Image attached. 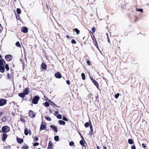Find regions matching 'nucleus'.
Masks as SVG:
<instances>
[{
    "mask_svg": "<svg viewBox=\"0 0 149 149\" xmlns=\"http://www.w3.org/2000/svg\"><path fill=\"white\" fill-rule=\"evenodd\" d=\"M2 57L0 54V72L4 73L5 71V68L7 71L9 70L10 68L8 64H6V62L3 59H1Z\"/></svg>",
    "mask_w": 149,
    "mask_h": 149,
    "instance_id": "obj_1",
    "label": "nucleus"
},
{
    "mask_svg": "<svg viewBox=\"0 0 149 149\" xmlns=\"http://www.w3.org/2000/svg\"><path fill=\"white\" fill-rule=\"evenodd\" d=\"M40 99V97L38 95H36L33 98L32 103L34 104H37Z\"/></svg>",
    "mask_w": 149,
    "mask_h": 149,
    "instance_id": "obj_2",
    "label": "nucleus"
},
{
    "mask_svg": "<svg viewBox=\"0 0 149 149\" xmlns=\"http://www.w3.org/2000/svg\"><path fill=\"white\" fill-rule=\"evenodd\" d=\"M10 128L8 126L6 125L2 127L1 129L2 132L3 133H7L9 132Z\"/></svg>",
    "mask_w": 149,
    "mask_h": 149,
    "instance_id": "obj_3",
    "label": "nucleus"
},
{
    "mask_svg": "<svg viewBox=\"0 0 149 149\" xmlns=\"http://www.w3.org/2000/svg\"><path fill=\"white\" fill-rule=\"evenodd\" d=\"M90 79L93 84L95 85L97 88L99 90H100L99 88V85L97 81L94 79L92 77H90Z\"/></svg>",
    "mask_w": 149,
    "mask_h": 149,
    "instance_id": "obj_4",
    "label": "nucleus"
},
{
    "mask_svg": "<svg viewBox=\"0 0 149 149\" xmlns=\"http://www.w3.org/2000/svg\"><path fill=\"white\" fill-rule=\"evenodd\" d=\"M7 102V100L6 99L3 98L0 99V106L2 107L6 104Z\"/></svg>",
    "mask_w": 149,
    "mask_h": 149,
    "instance_id": "obj_5",
    "label": "nucleus"
},
{
    "mask_svg": "<svg viewBox=\"0 0 149 149\" xmlns=\"http://www.w3.org/2000/svg\"><path fill=\"white\" fill-rule=\"evenodd\" d=\"M36 114L33 111L29 110V116L31 118H34L36 117Z\"/></svg>",
    "mask_w": 149,
    "mask_h": 149,
    "instance_id": "obj_6",
    "label": "nucleus"
},
{
    "mask_svg": "<svg viewBox=\"0 0 149 149\" xmlns=\"http://www.w3.org/2000/svg\"><path fill=\"white\" fill-rule=\"evenodd\" d=\"M13 58V57L12 55L10 54L6 55L5 56L6 60L8 61H9L11 60Z\"/></svg>",
    "mask_w": 149,
    "mask_h": 149,
    "instance_id": "obj_7",
    "label": "nucleus"
},
{
    "mask_svg": "<svg viewBox=\"0 0 149 149\" xmlns=\"http://www.w3.org/2000/svg\"><path fill=\"white\" fill-rule=\"evenodd\" d=\"M47 125L44 124V123L43 122H42L40 125V130H45L46 129Z\"/></svg>",
    "mask_w": 149,
    "mask_h": 149,
    "instance_id": "obj_8",
    "label": "nucleus"
},
{
    "mask_svg": "<svg viewBox=\"0 0 149 149\" xmlns=\"http://www.w3.org/2000/svg\"><path fill=\"white\" fill-rule=\"evenodd\" d=\"M55 77L58 79H60L62 77V76L59 72H57L54 74Z\"/></svg>",
    "mask_w": 149,
    "mask_h": 149,
    "instance_id": "obj_9",
    "label": "nucleus"
},
{
    "mask_svg": "<svg viewBox=\"0 0 149 149\" xmlns=\"http://www.w3.org/2000/svg\"><path fill=\"white\" fill-rule=\"evenodd\" d=\"M28 28L25 26H23L21 29V31L24 33H27L28 32Z\"/></svg>",
    "mask_w": 149,
    "mask_h": 149,
    "instance_id": "obj_10",
    "label": "nucleus"
},
{
    "mask_svg": "<svg viewBox=\"0 0 149 149\" xmlns=\"http://www.w3.org/2000/svg\"><path fill=\"white\" fill-rule=\"evenodd\" d=\"M7 136L8 135L6 134L3 133L1 137L2 141H5L6 140Z\"/></svg>",
    "mask_w": 149,
    "mask_h": 149,
    "instance_id": "obj_11",
    "label": "nucleus"
},
{
    "mask_svg": "<svg viewBox=\"0 0 149 149\" xmlns=\"http://www.w3.org/2000/svg\"><path fill=\"white\" fill-rule=\"evenodd\" d=\"M16 140L17 143H22L24 142V140L22 139H20L18 137H17Z\"/></svg>",
    "mask_w": 149,
    "mask_h": 149,
    "instance_id": "obj_12",
    "label": "nucleus"
},
{
    "mask_svg": "<svg viewBox=\"0 0 149 149\" xmlns=\"http://www.w3.org/2000/svg\"><path fill=\"white\" fill-rule=\"evenodd\" d=\"M92 125L91 122L90 120H89L88 122H87L85 123L84 124V126L86 127H87L89 126H90L91 125Z\"/></svg>",
    "mask_w": 149,
    "mask_h": 149,
    "instance_id": "obj_13",
    "label": "nucleus"
},
{
    "mask_svg": "<svg viewBox=\"0 0 149 149\" xmlns=\"http://www.w3.org/2000/svg\"><path fill=\"white\" fill-rule=\"evenodd\" d=\"M53 146V144L52 142V141L50 140L49 141V143H48V145L47 147V149H49L51 148H52Z\"/></svg>",
    "mask_w": 149,
    "mask_h": 149,
    "instance_id": "obj_14",
    "label": "nucleus"
},
{
    "mask_svg": "<svg viewBox=\"0 0 149 149\" xmlns=\"http://www.w3.org/2000/svg\"><path fill=\"white\" fill-rule=\"evenodd\" d=\"M29 87L26 88L24 90L23 93L25 95H27L29 93Z\"/></svg>",
    "mask_w": 149,
    "mask_h": 149,
    "instance_id": "obj_15",
    "label": "nucleus"
},
{
    "mask_svg": "<svg viewBox=\"0 0 149 149\" xmlns=\"http://www.w3.org/2000/svg\"><path fill=\"white\" fill-rule=\"evenodd\" d=\"M50 127L52 129H53V130H54V131L55 132H57L58 131V129L57 128V127L56 126L54 125H51L50 126Z\"/></svg>",
    "mask_w": 149,
    "mask_h": 149,
    "instance_id": "obj_16",
    "label": "nucleus"
},
{
    "mask_svg": "<svg viewBox=\"0 0 149 149\" xmlns=\"http://www.w3.org/2000/svg\"><path fill=\"white\" fill-rule=\"evenodd\" d=\"M41 67L42 69L45 70L47 69V66L45 63H43L41 65Z\"/></svg>",
    "mask_w": 149,
    "mask_h": 149,
    "instance_id": "obj_17",
    "label": "nucleus"
},
{
    "mask_svg": "<svg viewBox=\"0 0 149 149\" xmlns=\"http://www.w3.org/2000/svg\"><path fill=\"white\" fill-rule=\"evenodd\" d=\"M93 42L94 43V44L95 46L96 47V48L98 49H99V47L97 45V41L96 39L93 40Z\"/></svg>",
    "mask_w": 149,
    "mask_h": 149,
    "instance_id": "obj_18",
    "label": "nucleus"
},
{
    "mask_svg": "<svg viewBox=\"0 0 149 149\" xmlns=\"http://www.w3.org/2000/svg\"><path fill=\"white\" fill-rule=\"evenodd\" d=\"M89 33L91 35L92 40L96 39L93 33L91 31H90Z\"/></svg>",
    "mask_w": 149,
    "mask_h": 149,
    "instance_id": "obj_19",
    "label": "nucleus"
},
{
    "mask_svg": "<svg viewBox=\"0 0 149 149\" xmlns=\"http://www.w3.org/2000/svg\"><path fill=\"white\" fill-rule=\"evenodd\" d=\"M51 105L53 107H57V105L55 104L54 102L51 100V101L49 102Z\"/></svg>",
    "mask_w": 149,
    "mask_h": 149,
    "instance_id": "obj_20",
    "label": "nucleus"
},
{
    "mask_svg": "<svg viewBox=\"0 0 149 149\" xmlns=\"http://www.w3.org/2000/svg\"><path fill=\"white\" fill-rule=\"evenodd\" d=\"M73 31H75L77 35L79 34L80 33V31L77 28L74 29L73 30Z\"/></svg>",
    "mask_w": 149,
    "mask_h": 149,
    "instance_id": "obj_21",
    "label": "nucleus"
},
{
    "mask_svg": "<svg viewBox=\"0 0 149 149\" xmlns=\"http://www.w3.org/2000/svg\"><path fill=\"white\" fill-rule=\"evenodd\" d=\"M128 143L129 144H132L134 143V142L133 140L131 139H129L128 140Z\"/></svg>",
    "mask_w": 149,
    "mask_h": 149,
    "instance_id": "obj_22",
    "label": "nucleus"
},
{
    "mask_svg": "<svg viewBox=\"0 0 149 149\" xmlns=\"http://www.w3.org/2000/svg\"><path fill=\"white\" fill-rule=\"evenodd\" d=\"M48 102H46L45 103L43 104L46 107H48L49 106L50 104Z\"/></svg>",
    "mask_w": 149,
    "mask_h": 149,
    "instance_id": "obj_23",
    "label": "nucleus"
},
{
    "mask_svg": "<svg viewBox=\"0 0 149 149\" xmlns=\"http://www.w3.org/2000/svg\"><path fill=\"white\" fill-rule=\"evenodd\" d=\"M18 95L20 97L22 98H23L24 97L25 95L24 94V93L23 92V93H19Z\"/></svg>",
    "mask_w": 149,
    "mask_h": 149,
    "instance_id": "obj_24",
    "label": "nucleus"
},
{
    "mask_svg": "<svg viewBox=\"0 0 149 149\" xmlns=\"http://www.w3.org/2000/svg\"><path fill=\"white\" fill-rule=\"evenodd\" d=\"M58 122L60 125H65V122L63 120H59Z\"/></svg>",
    "mask_w": 149,
    "mask_h": 149,
    "instance_id": "obj_25",
    "label": "nucleus"
},
{
    "mask_svg": "<svg viewBox=\"0 0 149 149\" xmlns=\"http://www.w3.org/2000/svg\"><path fill=\"white\" fill-rule=\"evenodd\" d=\"M24 133L26 135H27L28 134L29 132L27 128L24 129Z\"/></svg>",
    "mask_w": 149,
    "mask_h": 149,
    "instance_id": "obj_26",
    "label": "nucleus"
},
{
    "mask_svg": "<svg viewBox=\"0 0 149 149\" xmlns=\"http://www.w3.org/2000/svg\"><path fill=\"white\" fill-rule=\"evenodd\" d=\"M1 120L2 122H5L7 120V118L6 116H4L2 117L1 119Z\"/></svg>",
    "mask_w": 149,
    "mask_h": 149,
    "instance_id": "obj_27",
    "label": "nucleus"
},
{
    "mask_svg": "<svg viewBox=\"0 0 149 149\" xmlns=\"http://www.w3.org/2000/svg\"><path fill=\"white\" fill-rule=\"evenodd\" d=\"M44 97L45 100L47 101L48 102L51 101V100L49 99L48 97L45 95L44 96Z\"/></svg>",
    "mask_w": 149,
    "mask_h": 149,
    "instance_id": "obj_28",
    "label": "nucleus"
},
{
    "mask_svg": "<svg viewBox=\"0 0 149 149\" xmlns=\"http://www.w3.org/2000/svg\"><path fill=\"white\" fill-rule=\"evenodd\" d=\"M81 76L82 78V79L83 80H84L85 79V75L84 73H82L81 74Z\"/></svg>",
    "mask_w": 149,
    "mask_h": 149,
    "instance_id": "obj_29",
    "label": "nucleus"
},
{
    "mask_svg": "<svg viewBox=\"0 0 149 149\" xmlns=\"http://www.w3.org/2000/svg\"><path fill=\"white\" fill-rule=\"evenodd\" d=\"M17 12L18 14H20L21 13V10L19 8H17Z\"/></svg>",
    "mask_w": 149,
    "mask_h": 149,
    "instance_id": "obj_30",
    "label": "nucleus"
},
{
    "mask_svg": "<svg viewBox=\"0 0 149 149\" xmlns=\"http://www.w3.org/2000/svg\"><path fill=\"white\" fill-rule=\"evenodd\" d=\"M20 120L23 123L25 122V121L24 118V117L23 116H22L21 117Z\"/></svg>",
    "mask_w": 149,
    "mask_h": 149,
    "instance_id": "obj_31",
    "label": "nucleus"
},
{
    "mask_svg": "<svg viewBox=\"0 0 149 149\" xmlns=\"http://www.w3.org/2000/svg\"><path fill=\"white\" fill-rule=\"evenodd\" d=\"M59 139V137L58 136H55L54 137V140L56 141H58Z\"/></svg>",
    "mask_w": 149,
    "mask_h": 149,
    "instance_id": "obj_32",
    "label": "nucleus"
},
{
    "mask_svg": "<svg viewBox=\"0 0 149 149\" xmlns=\"http://www.w3.org/2000/svg\"><path fill=\"white\" fill-rule=\"evenodd\" d=\"M16 46L18 47H21V46L19 42H17L15 44Z\"/></svg>",
    "mask_w": 149,
    "mask_h": 149,
    "instance_id": "obj_33",
    "label": "nucleus"
},
{
    "mask_svg": "<svg viewBox=\"0 0 149 149\" xmlns=\"http://www.w3.org/2000/svg\"><path fill=\"white\" fill-rule=\"evenodd\" d=\"M84 140H82L80 141H79V143H80V144L81 145H82L83 146H84Z\"/></svg>",
    "mask_w": 149,
    "mask_h": 149,
    "instance_id": "obj_34",
    "label": "nucleus"
},
{
    "mask_svg": "<svg viewBox=\"0 0 149 149\" xmlns=\"http://www.w3.org/2000/svg\"><path fill=\"white\" fill-rule=\"evenodd\" d=\"M78 133L79 134V135H80V136H81V139H82L83 140H84V141H85V140L84 139V138L83 136L81 134V133L79 131H78Z\"/></svg>",
    "mask_w": 149,
    "mask_h": 149,
    "instance_id": "obj_35",
    "label": "nucleus"
},
{
    "mask_svg": "<svg viewBox=\"0 0 149 149\" xmlns=\"http://www.w3.org/2000/svg\"><path fill=\"white\" fill-rule=\"evenodd\" d=\"M29 147L27 145L23 146L22 147V149H28L29 148Z\"/></svg>",
    "mask_w": 149,
    "mask_h": 149,
    "instance_id": "obj_36",
    "label": "nucleus"
},
{
    "mask_svg": "<svg viewBox=\"0 0 149 149\" xmlns=\"http://www.w3.org/2000/svg\"><path fill=\"white\" fill-rule=\"evenodd\" d=\"M136 11H139L141 12H143V9H139L138 8H136Z\"/></svg>",
    "mask_w": 149,
    "mask_h": 149,
    "instance_id": "obj_37",
    "label": "nucleus"
},
{
    "mask_svg": "<svg viewBox=\"0 0 149 149\" xmlns=\"http://www.w3.org/2000/svg\"><path fill=\"white\" fill-rule=\"evenodd\" d=\"M45 118L47 120L49 121H51V118L49 117H45Z\"/></svg>",
    "mask_w": 149,
    "mask_h": 149,
    "instance_id": "obj_38",
    "label": "nucleus"
},
{
    "mask_svg": "<svg viewBox=\"0 0 149 149\" xmlns=\"http://www.w3.org/2000/svg\"><path fill=\"white\" fill-rule=\"evenodd\" d=\"M119 95H120L119 93H117L115 95V97L116 99H117Z\"/></svg>",
    "mask_w": 149,
    "mask_h": 149,
    "instance_id": "obj_39",
    "label": "nucleus"
},
{
    "mask_svg": "<svg viewBox=\"0 0 149 149\" xmlns=\"http://www.w3.org/2000/svg\"><path fill=\"white\" fill-rule=\"evenodd\" d=\"M86 63L88 65L90 66L91 65V63L88 60L86 61Z\"/></svg>",
    "mask_w": 149,
    "mask_h": 149,
    "instance_id": "obj_40",
    "label": "nucleus"
},
{
    "mask_svg": "<svg viewBox=\"0 0 149 149\" xmlns=\"http://www.w3.org/2000/svg\"><path fill=\"white\" fill-rule=\"evenodd\" d=\"M92 32L93 33H94L95 31V30H96L94 26L92 27Z\"/></svg>",
    "mask_w": 149,
    "mask_h": 149,
    "instance_id": "obj_41",
    "label": "nucleus"
},
{
    "mask_svg": "<svg viewBox=\"0 0 149 149\" xmlns=\"http://www.w3.org/2000/svg\"><path fill=\"white\" fill-rule=\"evenodd\" d=\"M33 146H37L39 145V143L38 142H36L34 143H33Z\"/></svg>",
    "mask_w": 149,
    "mask_h": 149,
    "instance_id": "obj_42",
    "label": "nucleus"
},
{
    "mask_svg": "<svg viewBox=\"0 0 149 149\" xmlns=\"http://www.w3.org/2000/svg\"><path fill=\"white\" fill-rule=\"evenodd\" d=\"M62 116L61 115L59 114L57 116V118L59 119H61L62 118Z\"/></svg>",
    "mask_w": 149,
    "mask_h": 149,
    "instance_id": "obj_43",
    "label": "nucleus"
},
{
    "mask_svg": "<svg viewBox=\"0 0 149 149\" xmlns=\"http://www.w3.org/2000/svg\"><path fill=\"white\" fill-rule=\"evenodd\" d=\"M71 42L72 44H76V41L74 39L72 40L71 41Z\"/></svg>",
    "mask_w": 149,
    "mask_h": 149,
    "instance_id": "obj_44",
    "label": "nucleus"
},
{
    "mask_svg": "<svg viewBox=\"0 0 149 149\" xmlns=\"http://www.w3.org/2000/svg\"><path fill=\"white\" fill-rule=\"evenodd\" d=\"M38 138L37 137H35L34 138L33 141H37L38 140Z\"/></svg>",
    "mask_w": 149,
    "mask_h": 149,
    "instance_id": "obj_45",
    "label": "nucleus"
},
{
    "mask_svg": "<svg viewBox=\"0 0 149 149\" xmlns=\"http://www.w3.org/2000/svg\"><path fill=\"white\" fill-rule=\"evenodd\" d=\"M15 16L16 17V18L17 19L19 20L20 19V17L19 15H16Z\"/></svg>",
    "mask_w": 149,
    "mask_h": 149,
    "instance_id": "obj_46",
    "label": "nucleus"
},
{
    "mask_svg": "<svg viewBox=\"0 0 149 149\" xmlns=\"http://www.w3.org/2000/svg\"><path fill=\"white\" fill-rule=\"evenodd\" d=\"M74 144V142L73 141H71L69 142V145L71 146H72Z\"/></svg>",
    "mask_w": 149,
    "mask_h": 149,
    "instance_id": "obj_47",
    "label": "nucleus"
},
{
    "mask_svg": "<svg viewBox=\"0 0 149 149\" xmlns=\"http://www.w3.org/2000/svg\"><path fill=\"white\" fill-rule=\"evenodd\" d=\"M106 34L107 35V40H108V42L109 43H110V39H109V36H108V34L107 33H106Z\"/></svg>",
    "mask_w": 149,
    "mask_h": 149,
    "instance_id": "obj_48",
    "label": "nucleus"
},
{
    "mask_svg": "<svg viewBox=\"0 0 149 149\" xmlns=\"http://www.w3.org/2000/svg\"><path fill=\"white\" fill-rule=\"evenodd\" d=\"M7 77L8 79H10L11 78V77H10V75L8 73L7 74Z\"/></svg>",
    "mask_w": 149,
    "mask_h": 149,
    "instance_id": "obj_49",
    "label": "nucleus"
},
{
    "mask_svg": "<svg viewBox=\"0 0 149 149\" xmlns=\"http://www.w3.org/2000/svg\"><path fill=\"white\" fill-rule=\"evenodd\" d=\"M4 114V113L3 112H0V118L3 116Z\"/></svg>",
    "mask_w": 149,
    "mask_h": 149,
    "instance_id": "obj_50",
    "label": "nucleus"
},
{
    "mask_svg": "<svg viewBox=\"0 0 149 149\" xmlns=\"http://www.w3.org/2000/svg\"><path fill=\"white\" fill-rule=\"evenodd\" d=\"M63 119L64 120H65V121H67L68 120V119L67 118H66L64 116H63Z\"/></svg>",
    "mask_w": 149,
    "mask_h": 149,
    "instance_id": "obj_51",
    "label": "nucleus"
},
{
    "mask_svg": "<svg viewBox=\"0 0 149 149\" xmlns=\"http://www.w3.org/2000/svg\"><path fill=\"white\" fill-rule=\"evenodd\" d=\"M131 149H136V147L134 144L133 145H132L131 146Z\"/></svg>",
    "mask_w": 149,
    "mask_h": 149,
    "instance_id": "obj_52",
    "label": "nucleus"
},
{
    "mask_svg": "<svg viewBox=\"0 0 149 149\" xmlns=\"http://www.w3.org/2000/svg\"><path fill=\"white\" fill-rule=\"evenodd\" d=\"M90 130H91L90 131H93V127L92 125H90Z\"/></svg>",
    "mask_w": 149,
    "mask_h": 149,
    "instance_id": "obj_53",
    "label": "nucleus"
},
{
    "mask_svg": "<svg viewBox=\"0 0 149 149\" xmlns=\"http://www.w3.org/2000/svg\"><path fill=\"white\" fill-rule=\"evenodd\" d=\"M66 82L67 84L68 85H69L70 84V82L69 80H66Z\"/></svg>",
    "mask_w": 149,
    "mask_h": 149,
    "instance_id": "obj_54",
    "label": "nucleus"
},
{
    "mask_svg": "<svg viewBox=\"0 0 149 149\" xmlns=\"http://www.w3.org/2000/svg\"><path fill=\"white\" fill-rule=\"evenodd\" d=\"M93 131H90L89 132V134L91 136L93 134Z\"/></svg>",
    "mask_w": 149,
    "mask_h": 149,
    "instance_id": "obj_55",
    "label": "nucleus"
},
{
    "mask_svg": "<svg viewBox=\"0 0 149 149\" xmlns=\"http://www.w3.org/2000/svg\"><path fill=\"white\" fill-rule=\"evenodd\" d=\"M47 8L48 10H49V9H50V8L48 6L47 4Z\"/></svg>",
    "mask_w": 149,
    "mask_h": 149,
    "instance_id": "obj_56",
    "label": "nucleus"
},
{
    "mask_svg": "<svg viewBox=\"0 0 149 149\" xmlns=\"http://www.w3.org/2000/svg\"><path fill=\"white\" fill-rule=\"evenodd\" d=\"M103 149H107V147L104 146H103Z\"/></svg>",
    "mask_w": 149,
    "mask_h": 149,
    "instance_id": "obj_57",
    "label": "nucleus"
},
{
    "mask_svg": "<svg viewBox=\"0 0 149 149\" xmlns=\"http://www.w3.org/2000/svg\"><path fill=\"white\" fill-rule=\"evenodd\" d=\"M58 111H55V114H58Z\"/></svg>",
    "mask_w": 149,
    "mask_h": 149,
    "instance_id": "obj_58",
    "label": "nucleus"
},
{
    "mask_svg": "<svg viewBox=\"0 0 149 149\" xmlns=\"http://www.w3.org/2000/svg\"><path fill=\"white\" fill-rule=\"evenodd\" d=\"M29 135H31V130H29Z\"/></svg>",
    "mask_w": 149,
    "mask_h": 149,
    "instance_id": "obj_59",
    "label": "nucleus"
},
{
    "mask_svg": "<svg viewBox=\"0 0 149 149\" xmlns=\"http://www.w3.org/2000/svg\"><path fill=\"white\" fill-rule=\"evenodd\" d=\"M66 38L68 39H69L70 38V36L69 35H67V36H66Z\"/></svg>",
    "mask_w": 149,
    "mask_h": 149,
    "instance_id": "obj_60",
    "label": "nucleus"
},
{
    "mask_svg": "<svg viewBox=\"0 0 149 149\" xmlns=\"http://www.w3.org/2000/svg\"><path fill=\"white\" fill-rule=\"evenodd\" d=\"M97 149H100L99 147L98 146H97Z\"/></svg>",
    "mask_w": 149,
    "mask_h": 149,
    "instance_id": "obj_61",
    "label": "nucleus"
},
{
    "mask_svg": "<svg viewBox=\"0 0 149 149\" xmlns=\"http://www.w3.org/2000/svg\"><path fill=\"white\" fill-rule=\"evenodd\" d=\"M2 77V75L1 74H0V79H1Z\"/></svg>",
    "mask_w": 149,
    "mask_h": 149,
    "instance_id": "obj_62",
    "label": "nucleus"
},
{
    "mask_svg": "<svg viewBox=\"0 0 149 149\" xmlns=\"http://www.w3.org/2000/svg\"><path fill=\"white\" fill-rule=\"evenodd\" d=\"M86 44V42H85L84 43V44Z\"/></svg>",
    "mask_w": 149,
    "mask_h": 149,
    "instance_id": "obj_63",
    "label": "nucleus"
},
{
    "mask_svg": "<svg viewBox=\"0 0 149 149\" xmlns=\"http://www.w3.org/2000/svg\"><path fill=\"white\" fill-rule=\"evenodd\" d=\"M87 57V56H84V57Z\"/></svg>",
    "mask_w": 149,
    "mask_h": 149,
    "instance_id": "obj_64",
    "label": "nucleus"
}]
</instances>
